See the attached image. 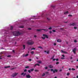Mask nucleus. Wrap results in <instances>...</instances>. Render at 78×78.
<instances>
[{"mask_svg": "<svg viewBox=\"0 0 78 78\" xmlns=\"http://www.w3.org/2000/svg\"><path fill=\"white\" fill-rule=\"evenodd\" d=\"M48 67H49V68H50V69H52V68H53V66L51 65H49Z\"/></svg>", "mask_w": 78, "mask_h": 78, "instance_id": "1a4fd4ad", "label": "nucleus"}, {"mask_svg": "<svg viewBox=\"0 0 78 78\" xmlns=\"http://www.w3.org/2000/svg\"><path fill=\"white\" fill-rule=\"evenodd\" d=\"M7 57H8V58H9V57H11V55H9L7 56Z\"/></svg>", "mask_w": 78, "mask_h": 78, "instance_id": "3c124183", "label": "nucleus"}, {"mask_svg": "<svg viewBox=\"0 0 78 78\" xmlns=\"http://www.w3.org/2000/svg\"><path fill=\"white\" fill-rule=\"evenodd\" d=\"M46 53L47 54H49V53H50V51H47Z\"/></svg>", "mask_w": 78, "mask_h": 78, "instance_id": "b1692460", "label": "nucleus"}, {"mask_svg": "<svg viewBox=\"0 0 78 78\" xmlns=\"http://www.w3.org/2000/svg\"><path fill=\"white\" fill-rule=\"evenodd\" d=\"M37 65L38 66H40V65H39V64H37L35 65V67H36V66H37Z\"/></svg>", "mask_w": 78, "mask_h": 78, "instance_id": "6ab92c4d", "label": "nucleus"}, {"mask_svg": "<svg viewBox=\"0 0 78 78\" xmlns=\"http://www.w3.org/2000/svg\"><path fill=\"white\" fill-rule=\"evenodd\" d=\"M62 69H60L59 70V72H62Z\"/></svg>", "mask_w": 78, "mask_h": 78, "instance_id": "864d4df0", "label": "nucleus"}, {"mask_svg": "<svg viewBox=\"0 0 78 78\" xmlns=\"http://www.w3.org/2000/svg\"><path fill=\"white\" fill-rule=\"evenodd\" d=\"M55 71L56 72H58V69H55Z\"/></svg>", "mask_w": 78, "mask_h": 78, "instance_id": "e433bc0d", "label": "nucleus"}, {"mask_svg": "<svg viewBox=\"0 0 78 78\" xmlns=\"http://www.w3.org/2000/svg\"><path fill=\"white\" fill-rule=\"evenodd\" d=\"M21 75H23V76H25L26 75V73H21Z\"/></svg>", "mask_w": 78, "mask_h": 78, "instance_id": "f8f14e48", "label": "nucleus"}, {"mask_svg": "<svg viewBox=\"0 0 78 78\" xmlns=\"http://www.w3.org/2000/svg\"><path fill=\"white\" fill-rule=\"evenodd\" d=\"M13 33L14 34V35L16 36H17L20 35V33L19 32H14Z\"/></svg>", "mask_w": 78, "mask_h": 78, "instance_id": "f03ea898", "label": "nucleus"}, {"mask_svg": "<svg viewBox=\"0 0 78 78\" xmlns=\"http://www.w3.org/2000/svg\"><path fill=\"white\" fill-rule=\"evenodd\" d=\"M34 37H36V35H34Z\"/></svg>", "mask_w": 78, "mask_h": 78, "instance_id": "0e129e2a", "label": "nucleus"}, {"mask_svg": "<svg viewBox=\"0 0 78 78\" xmlns=\"http://www.w3.org/2000/svg\"><path fill=\"white\" fill-rule=\"evenodd\" d=\"M23 57H24V56H25V54H23Z\"/></svg>", "mask_w": 78, "mask_h": 78, "instance_id": "bf43d9fd", "label": "nucleus"}, {"mask_svg": "<svg viewBox=\"0 0 78 78\" xmlns=\"http://www.w3.org/2000/svg\"><path fill=\"white\" fill-rule=\"evenodd\" d=\"M36 50V48H33L31 49V50Z\"/></svg>", "mask_w": 78, "mask_h": 78, "instance_id": "4be33fe9", "label": "nucleus"}, {"mask_svg": "<svg viewBox=\"0 0 78 78\" xmlns=\"http://www.w3.org/2000/svg\"><path fill=\"white\" fill-rule=\"evenodd\" d=\"M45 73H46V74H48L49 73H48V72H46Z\"/></svg>", "mask_w": 78, "mask_h": 78, "instance_id": "c03bdc74", "label": "nucleus"}, {"mask_svg": "<svg viewBox=\"0 0 78 78\" xmlns=\"http://www.w3.org/2000/svg\"><path fill=\"white\" fill-rule=\"evenodd\" d=\"M77 28L78 27H74V29H75V30H76V29H77Z\"/></svg>", "mask_w": 78, "mask_h": 78, "instance_id": "a878e982", "label": "nucleus"}, {"mask_svg": "<svg viewBox=\"0 0 78 78\" xmlns=\"http://www.w3.org/2000/svg\"><path fill=\"white\" fill-rule=\"evenodd\" d=\"M12 51H13V52H15V51H14V50H12Z\"/></svg>", "mask_w": 78, "mask_h": 78, "instance_id": "338daca9", "label": "nucleus"}, {"mask_svg": "<svg viewBox=\"0 0 78 78\" xmlns=\"http://www.w3.org/2000/svg\"><path fill=\"white\" fill-rule=\"evenodd\" d=\"M19 28H24V27H23V26H20L19 27Z\"/></svg>", "mask_w": 78, "mask_h": 78, "instance_id": "f3484780", "label": "nucleus"}, {"mask_svg": "<svg viewBox=\"0 0 78 78\" xmlns=\"http://www.w3.org/2000/svg\"><path fill=\"white\" fill-rule=\"evenodd\" d=\"M74 42H77V41H76V40H75Z\"/></svg>", "mask_w": 78, "mask_h": 78, "instance_id": "a19ab883", "label": "nucleus"}, {"mask_svg": "<svg viewBox=\"0 0 78 78\" xmlns=\"http://www.w3.org/2000/svg\"><path fill=\"white\" fill-rule=\"evenodd\" d=\"M59 64V62H56V64L57 65H58V64Z\"/></svg>", "mask_w": 78, "mask_h": 78, "instance_id": "7c9ffc66", "label": "nucleus"}, {"mask_svg": "<svg viewBox=\"0 0 78 78\" xmlns=\"http://www.w3.org/2000/svg\"><path fill=\"white\" fill-rule=\"evenodd\" d=\"M52 60L53 61H55V60H56V59L53 58Z\"/></svg>", "mask_w": 78, "mask_h": 78, "instance_id": "09e8293b", "label": "nucleus"}, {"mask_svg": "<svg viewBox=\"0 0 78 78\" xmlns=\"http://www.w3.org/2000/svg\"><path fill=\"white\" fill-rule=\"evenodd\" d=\"M61 52L63 53H65V54H67L68 53L66 51H64L63 50H61Z\"/></svg>", "mask_w": 78, "mask_h": 78, "instance_id": "423d86ee", "label": "nucleus"}, {"mask_svg": "<svg viewBox=\"0 0 78 78\" xmlns=\"http://www.w3.org/2000/svg\"><path fill=\"white\" fill-rule=\"evenodd\" d=\"M68 16H72V15H68Z\"/></svg>", "mask_w": 78, "mask_h": 78, "instance_id": "052dcab7", "label": "nucleus"}, {"mask_svg": "<svg viewBox=\"0 0 78 78\" xmlns=\"http://www.w3.org/2000/svg\"><path fill=\"white\" fill-rule=\"evenodd\" d=\"M12 29H13V27L12 26H11L10 27V30H12Z\"/></svg>", "mask_w": 78, "mask_h": 78, "instance_id": "a211bd4d", "label": "nucleus"}, {"mask_svg": "<svg viewBox=\"0 0 78 78\" xmlns=\"http://www.w3.org/2000/svg\"><path fill=\"white\" fill-rule=\"evenodd\" d=\"M31 72H33V70H34V69H31Z\"/></svg>", "mask_w": 78, "mask_h": 78, "instance_id": "72a5a7b5", "label": "nucleus"}, {"mask_svg": "<svg viewBox=\"0 0 78 78\" xmlns=\"http://www.w3.org/2000/svg\"><path fill=\"white\" fill-rule=\"evenodd\" d=\"M51 7L52 8H55V6L54 5H51Z\"/></svg>", "mask_w": 78, "mask_h": 78, "instance_id": "c85d7f7f", "label": "nucleus"}, {"mask_svg": "<svg viewBox=\"0 0 78 78\" xmlns=\"http://www.w3.org/2000/svg\"><path fill=\"white\" fill-rule=\"evenodd\" d=\"M45 75V73H43L42 75V76H44Z\"/></svg>", "mask_w": 78, "mask_h": 78, "instance_id": "aec40b11", "label": "nucleus"}, {"mask_svg": "<svg viewBox=\"0 0 78 78\" xmlns=\"http://www.w3.org/2000/svg\"><path fill=\"white\" fill-rule=\"evenodd\" d=\"M68 13H69V12H68V11L66 12H65L64 13V14H68Z\"/></svg>", "mask_w": 78, "mask_h": 78, "instance_id": "dca6fc26", "label": "nucleus"}, {"mask_svg": "<svg viewBox=\"0 0 78 78\" xmlns=\"http://www.w3.org/2000/svg\"><path fill=\"white\" fill-rule=\"evenodd\" d=\"M23 50H25V45H23Z\"/></svg>", "mask_w": 78, "mask_h": 78, "instance_id": "2eb2a0df", "label": "nucleus"}, {"mask_svg": "<svg viewBox=\"0 0 78 78\" xmlns=\"http://www.w3.org/2000/svg\"><path fill=\"white\" fill-rule=\"evenodd\" d=\"M47 19L48 20H50V19L49 18H47Z\"/></svg>", "mask_w": 78, "mask_h": 78, "instance_id": "de8ad7c7", "label": "nucleus"}, {"mask_svg": "<svg viewBox=\"0 0 78 78\" xmlns=\"http://www.w3.org/2000/svg\"><path fill=\"white\" fill-rule=\"evenodd\" d=\"M76 78H78V76H76Z\"/></svg>", "mask_w": 78, "mask_h": 78, "instance_id": "774afa93", "label": "nucleus"}, {"mask_svg": "<svg viewBox=\"0 0 78 78\" xmlns=\"http://www.w3.org/2000/svg\"><path fill=\"white\" fill-rule=\"evenodd\" d=\"M9 67H10V66H5L4 67V68L5 69H7V68H9Z\"/></svg>", "mask_w": 78, "mask_h": 78, "instance_id": "ddd939ff", "label": "nucleus"}, {"mask_svg": "<svg viewBox=\"0 0 78 78\" xmlns=\"http://www.w3.org/2000/svg\"><path fill=\"white\" fill-rule=\"evenodd\" d=\"M18 74V73H15L14 74H13L12 75V77H14V76H16Z\"/></svg>", "mask_w": 78, "mask_h": 78, "instance_id": "20e7f679", "label": "nucleus"}, {"mask_svg": "<svg viewBox=\"0 0 78 78\" xmlns=\"http://www.w3.org/2000/svg\"><path fill=\"white\" fill-rule=\"evenodd\" d=\"M42 30H44V31H48V29H42Z\"/></svg>", "mask_w": 78, "mask_h": 78, "instance_id": "4468645a", "label": "nucleus"}, {"mask_svg": "<svg viewBox=\"0 0 78 78\" xmlns=\"http://www.w3.org/2000/svg\"><path fill=\"white\" fill-rule=\"evenodd\" d=\"M34 42L33 41H32V40H30L29 41H28L27 42V44L28 45H33V44H34Z\"/></svg>", "mask_w": 78, "mask_h": 78, "instance_id": "f257e3e1", "label": "nucleus"}, {"mask_svg": "<svg viewBox=\"0 0 78 78\" xmlns=\"http://www.w3.org/2000/svg\"><path fill=\"white\" fill-rule=\"evenodd\" d=\"M72 70H75V69L73 68H72L71 69Z\"/></svg>", "mask_w": 78, "mask_h": 78, "instance_id": "cd10ccee", "label": "nucleus"}, {"mask_svg": "<svg viewBox=\"0 0 78 78\" xmlns=\"http://www.w3.org/2000/svg\"><path fill=\"white\" fill-rule=\"evenodd\" d=\"M70 25H71L72 26H76V24L75 23H72L70 24Z\"/></svg>", "mask_w": 78, "mask_h": 78, "instance_id": "39448f33", "label": "nucleus"}, {"mask_svg": "<svg viewBox=\"0 0 78 78\" xmlns=\"http://www.w3.org/2000/svg\"><path fill=\"white\" fill-rule=\"evenodd\" d=\"M27 69H25L24 70V72H27Z\"/></svg>", "mask_w": 78, "mask_h": 78, "instance_id": "79ce46f5", "label": "nucleus"}, {"mask_svg": "<svg viewBox=\"0 0 78 78\" xmlns=\"http://www.w3.org/2000/svg\"><path fill=\"white\" fill-rule=\"evenodd\" d=\"M57 61H59V59L58 58H56V59H55Z\"/></svg>", "mask_w": 78, "mask_h": 78, "instance_id": "58836bf2", "label": "nucleus"}, {"mask_svg": "<svg viewBox=\"0 0 78 78\" xmlns=\"http://www.w3.org/2000/svg\"><path fill=\"white\" fill-rule=\"evenodd\" d=\"M38 48H41V49H42V48L41 47V46H39L38 47Z\"/></svg>", "mask_w": 78, "mask_h": 78, "instance_id": "bb28decb", "label": "nucleus"}, {"mask_svg": "<svg viewBox=\"0 0 78 78\" xmlns=\"http://www.w3.org/2000/svg\"><path fill=\"white\" fill-rule=\"evenodd\" d=\"M53 73H55V70H53Z\"/></svg>", "mask_w": 78, "mask_h": 78, "instance_id": "680f3d73", "label": "nucleus"}, {"mask_svg": "<svg viewBox=\"0 0 78 78\" xmlns=\"http://www.w3.org/2000/svg\"><path fill=\"white\" fill-rule=\"evenodd\" d=\"M43 36L44 37H42V39L43 40L45 39V37H46L47 39H48V35L45 34H43Z\"/></svg>", "mask_w": 78, "mask_h": 78, "instance_id": "7ed1b4c3", "label": "nucleus"}, {"mask_svg": "<svg viewBox=\"0 0 78 78\" xmlns=\"http://www.w3.org/2000/svg\"><path fill=\"white\" fill-rule=\"evenodd\" d=\"M61 42V40L60 39H58L57 40V42Z\"/></svg>", "mask_w": 78, "mask_h": 78, "instance_id": "9d476101", "label": "nucleus"}, {"mask_svg": "<svg viewBox=\"0 0 78 78\" xmlns=\"http://www.w3.org/2000/svg\"><path fill=\"white\" fill-rule=\"evenodd\" d=\"M48 30H51V29H52V28H51V27H50V28H48Z\"/></svg>", "mask_w": 78, "mask_h": 78, "instance_id": "473e14b6", "label": "nucleus"}, {"mask_svg": "<svg viewBox=\"0 0 78 78\" xmlns=\"http://www.w3.org/2000/svg\"><path fill=\"white\" fill-rule=\"evenodd\" d=\"M41 30H42V29H37V31H41Z\"/></svg>", "mask_w": 78, "mask_h": 78, "instance_id": "9b49d317", "label": "nucleus"}, {"mask_svg": "<svg viewBox=\"0 0 78 78\" xmlns=\"http://www.w3.org/2000/svg\"><path fill=\"white\" fill-rule=\"evenodd\" d=\"M55 57V56L54 55H53L52 56V57L51 58V59H53V58H54Z\"/></svg>", "mask_w": 78, "mask_h": 78, "instance_id": "412c9836", "label": "nucleus"}, {"mask_svg": "<svg viewBox=\"0 0 78 78\" xmlns=\"http://www.w3.org/2000/svg\"><path fill=\"white\" fill-rule=\"evenodd\" d=\"M51 33H52V31H50V34H51Z\"/></svg>", "mask_w": 78, "mask_h": 78, "instance_id": "e2e57ef3", "label": "nucleus"}, {"mask_svg": "<svg viewBox=\"0 0 78 78\" xmlns=\"http://www.w3.org/2000/svg\"><path fill=\"white\" fill-rule=\"evenodd\" d=\"M62 56L63 57V58H64V57H65V56H64V55H62Z\"/></svg>", "mask_w": 78, "mask_h": 78, "instance_id": "5fc2aeb1", "label": "nucleus"}, {"mask_svg": "<svg viewBox=\"0 0 78 78\" xmlns=\"http://www.w3.org/2000/svg\"><path fill=\"white\" fill-rule=\"evenodd\" d=\"M26 77L27 78H31V76H30V74H28L26 75Z\"/></svg>", "mask_w": 78, "mask_h": 78, "instance_id": "0eeeda50", "label": "nucleus"}, {"mask_svg": "<svg viewBox=\"0 0 78 78\" xmlns=\"http://www.w3.org/2000/svg\"><path fill=\"white\" fill-rule=\"evenodd\" d=\"M69 75H70V73H67V75L68 76H69Z\"/></svg>", "mask_w": 78, "mask_h": 78, "instance_id": "393cba45", "label": "nucleus"}, {"mask_svg": "<svg viewBox=\"0 0 78 78\" xmlns=\"http://www.w3.org/2000/svg\"><path fill=\"white\" fill-rule=\"evenodd\" d=\"M61 59H65V58H64V57H62V58H61Z\"/></svg>", "mask_w": 78, "mask_h": 78, "instance_id": "c9c22d12", "label": "nucleus"}, {"mask_svg": "<svg viewBox=\"0 0 78 78\" xmlns=\"http://www.w3.org/2000/svg\"><path fill=\"white\" fill-rule=\"evenodd\" d=\"M14 68H12L11 69V70H14Z\"/></svg>", "mask_w": 78, "mask_h": 78, "instance_id": "4d7b16f0", "label": "nucleus"}, {"mask_svg": "<svg viewBox=\"0 0 78 78\" xmlns=\"http://www.w3.org/2000/svg\"><path fill=\"white\" fill-rule=\"evenodd\" d=\"M35 72H39L38 70H36V69L35 70Z\"/></svg>", "mask_w": 78, "mask_h": 78, "instance_id": "ea45409f", "label": "nucleus"}, {"mask_svg": "<svg viewBox=\"0 0 78 78\" xmlns=\"http://www.w3.org/2000/svg\"><path fill=\"white\" fill-rule=\"evenodd\" d=\"M69 70H71V69L70 68H69Z\"/></svg>", "mask_w": 78, "mask_h": 78, "instance_id": "69168bd1", "label": "nucleus"}, {"mask_svg": "<svg viewBox=\"0 0 78 78\" xmlns=\"http://www.w3.org/2000/svg\"><path fill=\"white\" fill-rule=\"evenodd\" d=\"M52 31H53V32H56V30H53Z\"/></svg>", "mask_w": 78, "mask_h": 78, "instance_id": "49530a36", "label": "nucleus"}, {"mask_svg": "<svg viewBox=\"0 0 78 78\" xmlns=\"http://www.w3.org/2000/svg\"><path fill=\"white\" fill-rule=\"evenodd\" d=\"M38 62H39L40 63H41V61H38Z\"/></svg>", "mask_w": 78, "mask_h": 78, "instance_id": "603ef678", "label": "nucleus"}, {"mask_svg": "<svg viewBox=\"0 0 78 78\" xmlns=\"http://www.w3.org/2000/svg\"><path fill=\"white\" fill-rule=\"evenodd\" d=\"M28 72H29V73H31V70H28Z\"/></svg>", "mask_w": 78, "mask_h": 78, "instance_id": "2f4dec72", "label": "nucleus"}, {"mask_svg": "<svg viewBox=\"0 0 78 78\" xmlns=\"http://www.w3.org/2000/svg\"><path fill=\"white\" fill-rule=\"evenodd\" d=\"M51 72H52V71H53V69H51Z\"/></svg>", "mask_w": 78, "mask_h": 78, "instance_id": "8fccbe9b", "label": "nucleus"}, {"mask_svg": "<svg viewBox=\"0 0 78 78\" xmlns=\"http://www.w3.org/2000/svg\"><path fill=\"white\" fill-rule=\"evenodd\" d=\"M28 30H31V28H29L28 29Z\"/></svg>", "mask_w": 78, "mask_h": 78, "instance_id": "a18cd8bd", "label": "nucleus"}, {"mask_svg": "<svg viewBox=\"0 0 78 78\" xmlns=\"http://www.w3.org/2000/svg\"><path fill=\"white\" fill-rule=\"evenodd\" d=\"M32 60L31 59H29V61H31Z\"/></svg>", "mask_w": 78, "mask_h": 78, "instance_id": "4c0bfd02", "label": "nucleus"}, {"mask_svg": "<svg viewBox=\"0 0 78 78\" xmlns=\"http://www.w3.org/2000/svg\"><path fill=\"white\" fill-rule=\"evenodd\" d=\"M54 45H56V43H55L54 44Z\"/></svg>", "mask_w": 78, "mask_h": 78, "instance_id": "6e6d98bb", "label": "nucleus"}, {"mask_svg": "<svg viewBox=\"0 0 78 78\" xmlns=\"http://www.w3.org/2000/svg\"><path fill=\"white\" fill-rule=\"evenodd\" d=\"M29 67H29V66H27L25 67V68L26 69H28V68H29Z\"/></svg>", "mask_w": 78, "mask_h": 78, "instance_id": "5701e85b", "label": "nucleus"}, {"mask_svg": "<svg viewBox=\"0 0 78 78\" xmlns=\"http://www.w3.org/2000/svg\"><path fill=\"white\" fill-rule=\"evenodd\" d=\"M73 51L74 53L76 54V52H75L76 51V48H74V49L73 50Z\"/></svg>", "mask_w": 78, "mask_h": 78, "instance_id": "6e6552de", "label": "nucleus"}, {"mask_svg": "<svg viewBox=\"0 0 78 78\" xmlns=\"http://www.w3.org/2000/svg\"><path fill=\"white\" fill-rule=\"evenodd\" d=\"M45 69L46 70L48 69V67H47V66H46L45 68Z\"/></svg>", "mask_w": 78, "mask_h": 78, "instance_id": "f704fd0d", "label": "nucleus"}, {"mask_svg": "<svg viewBox=\"0 0 78 78\" xmlns=\"http://www.w3.org/2000/svg\"><path fill=\"white\" fill-rule=\"evenodd\" d=\"M31 54H33V53H34V52L32 51H31Z\"/></svg>", "mask_w": 78, "mask_h": 78, "instance_id": "37998d69", "label": "nucleus"}, {"mask_svg": "<svg viewBox=\"0 0 78 78\" xmlns=\"http://www.w3.org/2000/svg\"><path fill=\"white\" fill-rule=\"evenodd\" d=\"M72 58V57H70V59H72V58Z\"/></svg>", "mask_w": 78, "mask_h": 78, "instance_id": "13d9d810", "label": "nucleus"}, {"mask_svg": "<svg viewBox=\"0 0 78 78\" xmlns=\"http://www.w3.org/2000/svg\"><path fill=\"white\" fill-rule=\"evenodd\" d=\"M28 54H27L26 55H25V57H27V56H28Z\"/></svg>", "mask_w": 78, "mask_h": 78, "instance_id": "c756f323", "label": "nucleus"}]
</instances>
